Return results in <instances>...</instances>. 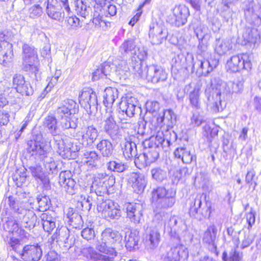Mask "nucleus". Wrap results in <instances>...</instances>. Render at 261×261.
<instances>
[{
  "mask_svg": "<svg viewBox=\"0 0 261 261\" xmlns=\"http://www.w3.org/2000/svg\"><path fill=\"white\" fill-rule=\"evenodd\" d=\"M50 148L46 143L36 140H30L28 143L27 150L32 156L43 162L46 172L48 173H57V164L51 156Z\"/></svg>",
  "mask_w": 261,
  "mask_h": 261,
  "instance_id": "obj_2",
  "label": "nucleus"
},
{
  "mask_svg": "<svg viewBox=\"0 0 261 261\" xmlns=\"http://www.w3.org/2000/svg\"><path fill=\"white\" fill-rule=\"evenodd\" d=\"M118 93L117 89L115 88H107L103 94V104L106 107H110L115 99L118 98Z\"/></svg>",
  "mask_w": 261,
  "mask_h": 261,
  "instance_id": "obj_37",
  "label": "nucleus"
},
{
  "mask_svg": "<svg viewBox=\"0 0 261 261\" xmlns=\"http://www.w3.org/2000/svg\"><path fill=\"white\" fill-rule=\"evenodd\" d=\"M256 178L255 177V172L253 170L248 171L246 175L245 181L250 187L253 184H254L253 189H255L256 184Z\"/></svg>",
  "mask_w": 261,
  "mask_h": 261,
  "instance_id": "obj_62",
  "label": "nucleus"
},
{
  "mask_svg": "<svg viewBox=\"0 0 261 261\" xmlns=\"http://www.w3.org/2000/svg\"><path fill=\"white\" fill-rule=\"evenodd\" d=\"M171 191H174L172 189L166 190L163 187H158L152 192V201L158 203L161 199H163L168 196V193Z\"/></svg>",
  "mask_w": 261,
  "mask_h": 261,
  "instance_id": "obj_45",
  "label": "nucleus"
},
{
  "mask_svg": "<svg viewBox=\"0 0 261 261\" xmlns=\"http://www.w3.org/2000/svg\"><path fill=\"white\" fill-rule=\"evenodd\" d=\"M161 239L160 233L156 228H150L146 232L145 243L148 249L154 250L159 245Z\"/></svg>",
  "mask_w": 261,
  "mask_h": 261,
  "instance_id": "obj_27",
  "label": "nucleus"
},
{
  "mask_svg": "<svg viewBox=\"0 0 261 261\" xmlns=\"http://www.w3.org/2000/svg\"><path fill=\"white\" fill-rule=\"evenodd\" d=\"M58 152L64 159H74L76 156V152L79 150V147L74 144L71 138L63 139L60 136L54 137Z\"/></svg>",
  "mask_w": 261,
  "mask_h": 261,
  "instance_id": "obj_6",
  "label": "nucleus"
},
{
  "mask_svg": "<svg viewBox=\"0 0 261 261\" xmlns=\"http://www.w3.org/2000/svg\"><path fill=\"white\" fill-rule=\"evenodd\" d=\"M135 192L137 193L142 192L146 186L147 180L145 176L140 173H130L128 179Z\"/></svg>",
  "mask_w": 261,
  "mask_h": 261,
  "instance_id": "obj_23",
  "label": "nucleus"
},
{
  "mask_svg": "<svg viewBox=\"0 0 261 261\" xmlns=\"http://www.w3.org/2000/svg\"><path fill=\"white\" fill-rule=\"evenodd\" d=\"M174 154L176 158L180 159L185 164H189L196 159L195 156L192 155L190 151L185 147L177 148L175 150Z\"/></svg>",
  "mask_w": 261,
  "mask_h": 261,
  "instance_id": "obj_36",
  "label": "nucleus"
},
{
  "mask_svg": "<svg viewBox=\"0 0 261 261\" xmlns=\"http://www.w3.org/2000/svg\"><path fill=\"white\" fill-rule=\"evenodd\" d=\"M159 150L156 148H149V150L145 152L147 155L149 163L154 162L159 156Z\"/></svg>",
  "mask_w": 261,
  "mask_h": 261,
  "instance_id": "obj_64",
  "label": "nucleus"
},
{
  "mask_svg": "<svg viewBox=\"0 0 261 261\" xmlns=\"http://www.w3.org/2000/svg\"><path fill=\"white\" fill-rule=\"evenodd\" d=\"M254 237L249 232L245 233L244 238L242 240L241 248L244 249L249 247L253 242Z\"/></svg>",
  "mask_w": 261,
  "mask_h": 261,
  "instance_id": "obj_60",
  "label": "nucleus"
},
{
  "mask_svg": "<svg viewBox=\"0 0 261 261\" xmlns=\"http://www.w3.org/2000/svg\"><path fill=\"white\" fill-rule=\"evenodd\" d=\"M243 88V82L241 80L234 81H229L227 83L226 90L230 93H239L242 92Z\"/></svg>",
  "mask_w": 261,
  "mask_h": 261,
  "instance_id": "obj_47",
  "label": "nucleus"
},
{
  "mask_svg": "<svg viewBox=\"0 0 261 261\" xmlns=\"http://www.w3.org/2000/svg\"><path fill=\"white\" fill-rule=\"evenodd\" d=\"M210 92L212 95L207 96L208 106L210 107L211 111L215 113L222 112L225 107V103L222 102L221 98V92L220 89L217 88H212V91L210 88L205 90L206 94Z\"/></svg>",
  "mask_w": 261,
  "mask_h": 261,
  "instance_id": "obj_14",
  "label": "nucleus"
},
{
  "mask_svg": "<svg viewBox=\"0 0 261 261\" xmlns=\"http://www.w3.org/2000/svg\"><path fill=\"white\" fill-rule=\"evenodd\" d=\"M200 89L198 86L195 87L189 93V100L192 107L199 109L200 108Z\"/></svg>",
  "mask_w": 261,
  "mask_h": 261,
  "instance_id": "obj_46",
  "label": "nucleus"
},
{
  "mask_svg": "<svg viewBox=\"0 0 261 261\" xmlns=\"http://www.w3.org/2000/svg\"><path fill=\"white\" fill-rule=\"evenodd\" d=\"M44 123V126L48 128L49 132L54 136V137L57 136V121L55 117L53 116H48L45 118Z\"/></svg>",
  "mask_w": 261,
  "mask_h": 261,
  "instance_id": "obj_49",
  "label": "nucleus"
},
{
  "mask_svg": "<svg viewBox=\"0 0 261 261\" xmlns=\"http://www.w3.org/2000/svg\"><path fill=\"white\" fill-rule=\"evenodd\" d=\"M243 37L244 42L242 44L246 45L250 43L255 47L256 44H258L260 41V34L256 29H248L243 33Z\"/></svg>",
  "mask_w": 261,
  "mask_h": 261,
  "instance_id": "obj_31",
  "label": "nucleus"
},
{
  "mask_svg": "<svg viewBox=\"0 0 261 261\" xmlns=\"http://www.w3.org/2000/svg\"><path fill=\"white\" fill-rule=\"evenodd\" d=\"M92 188L97 192H105L112 187L115 179L113 176H109L106 173H98L94 175Z\"/></svg>",
  "mask_w": 261,
  "mask_h": 261,
  "instance_id": "obj_12",
  "label": "nucleus"
},
{
  "mask_svg": "<svg viewBox=\"0 0 261 261\" xmlns=\"http://www.w3.org/2000/svg\"><path fill=\"white\" fill-rule=\"evenodd\" d=\"M71 172L69 171H64L60 173L59 182L64 187L65 190L70 195L75 193L77 188L75 181L70 177Z\"/></svg>",
  "mask_w": 261,
  "mask_h": 261,
  "instance_id": "obj_25",
  "label": "nucleus"
},
{
  "mask_svg": "<svg viewBox=\"0 0 261 261\" xmlns=\"http://www.w3.org/2000/svg\"><path fill=\"white\" fill-rule=\"evenodd\" d=\"M204 122L203 117L199 113H193L191 117L189 128L199 126Z\"/></svg>",
  "mask_w": 261,
  "mask_h": 261,
  "instance_id": "obj_56",
  "label": "nucleus"
},
{
  "mask_svg": "<svg viewBox=\"0 0 261 261\" xmlns=\"http://www.w3.org/2000/svg\"><path fill=\"white\" fill-rule=\"evenodd\" d=\"M165 119H167L170 122L168 125L173 124L176 122V115L171 110H165L163 115L160 117L158 118L157 121L158 123H163Z\"/></svg>",
  "mask_w": 261,
  "mask_h": 261,
  "instance_id": "obj_52",
  "label": "nucleus"
},
{
  "mask_svg": "<svg viewBox=\"0 0 261 261\" xmlns=\"http://www.w3.org/2000/svg\"><path fill=\"white\" fill-rule=\"evenodd\" d=\"M231 48L232 46L229 41L216 39L215 51L219 55L222 56L226 54Z\"/></svg>",
  "mask_w": 261,
  "mask_h": 261,
  "instance_id": "obj_39",
  "label": "nucleus"
},
{
  "mask_svg": "<svg viewBox=\"0 0 261 261\" xmlns=\"http://www.w3.org/2000/svg\"><path fill=\"white\" fill-rule=\"evenodd\" d=\"M244 14L246 19L249 23L255 26L261 25V17L256 12L253 3H249L246 5Z\"/></svg>",
  "mask_w": 261,
  "mask_h": 261,
  "instance_id": "obj_30",
  "label": "nucleus"
},
{
  "mask_svg": "<svg viewBox=\"0 0 261 261\" xmlns=\"http://www.w3.org/2000/svg\"><path fill=\"white\" fill-rule=\"evenodd\" d=\"M93 203V199L92 196L81 195V204L83 208L86 210L89 211L91 208Z\"/></svg>",
  "mask_w": 261,
  "mask_h": 261,
  "instance_id": "obj_59",
  "label": "nucleus"
},
{
  "mask_svg": "<svg viewBox=\"0 0 261 261\" xmlns=\"http://www.w3.org/2000/svg\"><path fill=\"white\" fill-rule=\"evenodd\" d=\"M29 168L31 172L32 176L36 180L41 182L45 186L49 184V178L47 177L46 173L43 171L40 165H35L30 166Z\"/></svg>",
  "mask_w": 261,
  "mask_h": 261,
  "instance_id": "obj_32",
  "label": "nucleus"
},
{
  "mask_svg": "<svg viewBox=\"0 0 261 261\" xmlns=\"http://www.w3.org/2000/svg\"><path fill=\"white\" fill-rule=\"evenodd\" d=\"M42 13V9L39 5H35L29 9L30 17L32 18L38 17Z\"/></svg>",
  "mask_w": 261,
  "mask_h": 261,
  "instance_id": "obj_63",
  "label": "nucleus"
},
{
  "mask_svg": "<svg viewBox=\"0 0 261 261\" xmlns=\"http://www.w3.org/2000/svg\"><path fill=\"white\" fill-rule=\"evenodd\" d=\"M137 100L134 97H127L122 99L119 103L118 117L121 121L126 119V117H132L136 111Z\"/></svg>",
  "mask_w": 261,
  "mask_h": 261,
  "instance_id": "obj_10",
  "label": "nucleus"
},
{
  "mask_svg": "<svg viewBox=\"0 0 261 261\" xmlns=\"http://www.w3.org/2000/svg\"><path fill=\"white\" fill-rule=\"evenodd\" d=\"M175 191L169 192L168 196L163 199H161L160 201L156 203L158 207L163 208H168L172 207L175 202Z\"/></svg>",
  "mask_w": 261,
  "mask_h": 261,
  "instance_id": "obj_43",
  "label": "nucleus"
},
{
  "mask_svg": "<svg viewBox=\"0 0 261 261\" xmlns=\"http://www.w3.org/2000/svg\"><path fill=\"white\" fill-rule=\"evenodd\" d=\"M8 203L10 207L13 210L14 212L17 214L22 210L27 204L20 205L15 201V198L13 196H9L8 199Z\"/></svg>",
  "mask_w": 261,
  "mask_h": 261,
  "instance_id": "obj_58",
  "label": "nucleus"
},
{
  "mask_svg": "<svg viewBox=\"0 0 261 261\" xmlns=\"http://www.w3.org/2000/svg\"><path fill=\"white\" fill-rule=\"evenodd\" d=\"M79 106L73 100H65L56 111L57 117L60 120L64 129L73 128L77 126L78 119L74 114L78 111Z\"/></svg>",
  "mask_w": 261,
  "mask_h": 261,
  "instance_id": "obj_4",
  "label": "nucleus"
},
{
  "mask_svg": "<svg viewBox=\"0 0 261 261\" xmlns=\"http://www.w3.org/2000/svg\"><path fill=\"white\" fill-rule=\"evenodd\" d=\"M133 66L134 74L139 77L150 81L153 83L165 81L168 74L160 66L151 65L147 66L142 61H136Z\"/></svg>",
  "mask_w": 261,
  "mask_h": 261,
  "instance_id": "obj_3",
  "label": "nucleus"
},
{
  "mask_svg": "<svg viewBox=\"0 0 261 261\" xmlns=\"http://www.w3.org/2000/svg\"><path fill=\"white\" fill-rule=\"evenodd\" d=\"M12 87L22 95L29 96L33 93V89L30 84L25 81L24 76L21 74L16 73L13 76Z\"/></svg>",
  "mask_w": 261,
  "mask_h": 261,
  "instance_id": "obj_19",
  "label": "nucleus"
},
{
  "mask_svg": "<svg viewBox=\"0 0 261 261\" xmlns=\"http://www.w3.org/2000/svg\"><path fill=\"white\" fill-rule=\"evenodd\" d=\"M188 257V248L182 244L179 243L171 247L162 258L163 261H180L187 259Z\"/></svg>",
  "mask_w": 261,
  "mask_h": 261,
  "instance_id": "obj_13",
  "label": "nucleus"
},
{
  "mask_svg": "<svg viewBox=\"0 0 261 261\" xmlns=\"http://www.w3.org/2000/svg\"><path fill=\"white\" fill-rule=\"evenodd\" d=\"M226 68L230 72H236L243 69H250L251 63L250 61L243 58L242 56H234L227 61Z\"/></svg>",
  "mask_w": 261,
  "mask_h": 261,
  "instance_id": "obj_18",
  "label": "nucleus"
},
{
  "mask_svg": "<svg viewBox=\"0 0 261 261\" xmlns=\"http://www.w3.org/2000/svg\"><path fill=\"white\" fill-rule=\"evenodd\" d=\"M103 130L111 138L115 136L118 132V126L112 112H107L104 116Z\"/></svg>",
  "mask_w": 261,
  "mask_h": 261,
  "instance_id": "obj_29",
  "label": "nucleus"
},
{
  "mask_svg": "<svg viewBox=\"0 0 261 261\" xmlns=\"http://www.w3.org/2000/svg\"><path fill=\"white\" fill-rule=\"evenodd\" d=\"M40 217L44 231L50 233L56 227V218L48 213L42 214Z\"/></svg>",
  "mask_w": 261,
  "mask_h": 261,
  "instance_id": "obj_35",
  "label": "nucleus"
},
{
  "mask_svg": "<svg viewBox=\"0 0 261 261\" xmlns=\"http://www.w3.org/2000/svg\"><path fill=\"white\" fill-rule=\"evenodd\" d=\"M101 241H98L96 249L86 246L82 248V254L89 261H114L117 255L115 249L109 245H113L120 238L119 233L111 228H106L101 234Z\"/></svg>",
  "mask_w": 261,
  "mask_h": 261,
  "instance_id": "obj_1",
  "label": "nucleus"
},
{
  "mask_svg": "<svg viewBox=\"0 0 261 261\" xmlns=\"http://www.w3.org/2000/svg\"><path fill=\"white\" fill-rule=\"evenodd\" d=\"M97 210L98 213L101 214V216L103 217L112 204L113 201L109 199H105L101 196L97 197Z\"/></svg>",
  "mask_w": 261,
  "mask_h": 261,
  "instance_id": "obj_42",
  "label": "nucleus"
},
{
  "mask_svg": "<svg viewBox=\"0 0 261 261\" xmlns=\"http://www.w3.org/2000/svg\"><path fill=\"white\" fill-rule=\"evenodd\" d=\"M99 135V131L93 125L82 127L81 130L76 134L78 140L85 147L92 146Z\"/></svg>",
  "mask_w": 261,
  "mask_h": 261,
  "instance_id": "obj_9",
  "label": "nucleus"
},
{
  "mask_svg": "<svg viewBox=\"0 0 261 261\" xmlns=\"http://www.w3.org/2000/svg\"><path fill=\"white\" fill-rule=\"evenodd\" d=\"M188 13V9L185 6H175L173 10V14L169 18L168 21L172 25L179 27L187 22Z\"/></svg>",
  "mask_w": 261,
  "mask_h": 261,
  "instance_id": "obj_17",
  "label": "nucleus"
},
{
  "mask_svg": "<svg viewBox=\"0 0 261 261\" xmlns=\"http://www.w3.org/2000/svg\"><path fill=\"white\" fill-rule=\"evenodd\" d=\"M168 226L170 228L171 236L176 238L179 241H191L192 240V236L187 230L186 225L176 216L170 218Z\"/></svg>",
  "mask_w": 261,
  "mask_h": 261,
  "instance_id": "obj_7",
  "label": "nucleus"
},
{
  "mask_svg": "<svg viewBox=\"0 0 261 261\" xmlns=\"http://www.w3.org/2000/svg\"><path fill=\"white\" fill-rule=\"evenodd\" d=\"M68 221L71 226L75 228H80L83 224L82 217L78 213L74 214Z\"/></svg>",
  "mask_w": 261,
  "mask_h": 261,
  "instance_id": "obj_57",
  "label": "nucleus"
},
{
  "mask_svg": "<svg viewBox=\"0 0 261 261\" xmlns=\"http://www.w3.org/2000/svg\"><path fill=\"white\" fill-rule=\"evenodd\" d=\"M26 169L24 168H20L16 171L14 175L13 179L15 180L16 184L18 187H20L25 182L27 174L25 172Z\"/></svg>",
  "mask_w": 261,
  "mask_h": 261,
  "instance_id": "obj_54",
  "label": "nucleus"
},
{
  "mask_svg": "<svg viewBox=\"0 0 261 261\" xmlns=\"http://www.w3.org/2000/svg\"><path fill=\"white\" fill-rule=\"evenodd\" d=\"M125 241L126 247L131 250L137 245L138 238L135 233L130 232L128 236L125 237Z\"/></svg>",
  "mask_w": 261,
  "mask_h": 261,
  "instance_id": "obj_55",
  "label": "nucleus"
},
{
  "mask_svg": "<svg viewBox=\"0 0 261 261\" xmlns=\"http://www.w3.org/2000/svg\"><path fill=\"white\" fill-rule=\"evenodd\" d=\"M142 206L139 203H128L126 206L127 217L135 224L140 222L142 216Z\"/></svg>",
  "mask_w": 261,
  "mask_h": 261,
  "instance_id": "obj_28",
  "label": "nucleus"
},
{
  "mask_svg": "<svg viewBox=\"0 0 261 261\" xmlns=\"http://www.w3.org/2000/svg\"><path fill=\"white\" fill-rule=\"evenodd\" d=\"M45 11L48 16L53 20L60 22L64 18V12L58 6L57 0H47Z\"/></svg>",
  "mask_w": 261,
  "mask_h": 261,
  "instance_id": "obj_22",
  "label": "nucleus"
},
{
  "mask_svg": "<svg viewBox=\"0 0 261 261\" xmlns=\"http://www.w3.org/2000/svg\"><path fill=\"white\" fill-rule=\"evenodd\" d=\"M3 229L6 231L15 233L21 239L27 238L29 233L22 229L14 218L12 216L2 219Z\"/></svg>",
  "mask_w": 261,
  "mask_h": 261,
  "instance_id": "obj_20",
  "label": "nucleus"
},
{
  "mask_svg": "<svg viewBox=\"0 0 261 261\" xmlns=\"http://www.w3.org/2000/svg\"><path fill=\"white\" fill-rule=\"evenodd\" d=\"M8 46L0 49V64L7 66L12 61L14 54L12 44H6Z\"/></svg>",
  "mask_w": 261,
  "mask_h": 261,
  "instance_id": "obj_34",
  "label": "nucleus"
},
{
  "mask_svg": "<svg viewBox=\"0 0 261 261\" xmlns=\"http://www.w3.org/2000/svg\"><path fill=\"white\" fill-rule=\"evenodd\" d=\"M150 173L152 178L158 182L161 183L167 179V171L161 167H155L151 169Z\"/></svg>",
  "mask_w": 261,
  "mask_h": 261,
  "instance_id": "obj_41",
  "label": "nucleus"
},
{
  "mask_svg": "<svg viewBox=\"0 0 261 261\" xmlns=\"http://www.w3.org/2000/svg\"><path fill=\"white\" fill-rule=\"evenodd\" d=\"M121 216V210L117 204L112 202L103 217L106 219H118Z\"/></svg>",
  "mask_w": 261,
  "mask_h": 261,
  "instance_id": "obj_48",
  "label": "nucleus"
},
{
  "mask_svg": "<svg viewBox=\"0 0 261 261\" xmlns=\"http://www.w3.org/2000/svg\"><path fill=\"white\" fill-rule=\"evenodd\" d=\"M120 51L123 55L133 56L132 59V67L135 65L136 61H142L146 55L145 51L141 53L140 49L136 46L133 40H127L125 41L120 47Z\"/></svg>",
  "mask_w": 261,
  "mask_h": 261,
  "instance_id": "obj_11",
  "label": "nucleus"
},
{
  "mask_svg": "<svg viewBox=\"0 0 261 261\" xmlns=\"http://www.w3.org/2000/svg\"><path fill=\"white\" fill-rule=\"evenodd\" d=\"M138 134L142 136L149 137L148 141H146L145 145H148V148H156L160 150L161 147H164L166 146H169L172 142L168 139L165 140L164 138V135L162 132L158 131L155 136L154 134L156 133L155 126L152 124H149L147 126V122L144 120L139 122Z\"/></svg>",
  "mask_w": 261,
  "mask_h": 261,
  "instance_id": "obj_5",
  "label": "nucleus"
},
{
  "mask_svg": "<svg viewBox=\"0 0 261 261\" xmlns=\"http://www.w3.org/2000/svg\"><path fill=\"white\" fill-rule=\"evenodd\" d=\"M149 36L153 44H158L166 38L167 32L163 25L153 23L150 26Z\"/></svg>",
  "mask_w": 261,
  "mask_h": 261,
  "instance_id": "obj_24",
  "label": "nucleus"
},
{
  "mask_svg": "<svg viewBox=\"0 0 261 261\" xmlns=\"http://www.w3.org/2000/svg\"><path fill=\"white\" fill-rule=\"evenodd\" d=\"M77 13L83 17H86L88 15L87 6L82 1L77 2L76 6Z\"/></svg>",
  "mask_w": 261,
  "mask_h": 261,
  "instance_id": "obj_61",
  "label": "nucleus"
},
{
  "mask_svg": "<svg viewBox=\"0 0 261 261\" xmlns=\"http://www.w3.org/2000/svg\"><path fill=\"white\" fill-rule=\"evenodd\" d=\"M205 198L206 195L204 193L197 194L195 199L193 205H192L190 208V213L193 215L202 214V212L201 210L202 200H205Z\"/></svg>",
  "mask_w": 261,
  "mask_h": 261,
  "instance_id": "obj_44",
  "label": "nucleus"
},
{
  "mask_svg": "<svg viewBox=\"0 0 261 261\" xmlns=\"http://www.w3.org/2000/svg\"><path fill=\"white\" fill-rule=\"evenodd\" d=\"M19 255L24 261H38L42 255V251L38 244L27 245L19 251Z\"/></svg>",
  "mask_w": 261,
  "mask_h": 261,
  "instance_id": "obj_16",
  "label": "nucleus"
},
{
  "mask_svg": "<svg viewBox=\"0 0 261 261\" xmlns=\"http://www.w3.org/2000/svg\"><path fill=\"white\" fill-rule=\"evenodd\" d=\"M28 205L27 204L22 210H20V211H19L17 214V219L20 220L21 227L31 229L35 225L37 216L33 208H29Z\"/></svg>",
  "mask_w": 261,
  "mask_h": 261,
  "instance_id": "obj_15",
  "label": "nucleus"
},
{
  "mask_svg": "<svg viewBox=\"0 0 261 261\" xmlns=\"http://www.w3.org/2000/svg\"><path fill=\"white\" fill-rule=\"evenodd\" d=\"M123 154L126 160L130 159L137 155V146L135 142L126 141L122 146Z\"/></svg>",
  "mask_w": 261,
  "mask_h": 261,
  "instance_id": "obj_38",
  "label": "nucleus"
},
{
  "mask_svg": "<svg viewBox=\"0 0 261 261\" xmlns=\"http://www.w3.org/2000/svg\"><path fill=\"white\" fill-rule=\"evenodd\" d=\"M127 165L119 161H112L107 164L108 169L113 172H122L127 168Z\"/></svg>",
  "mask_w": 261,
  "mask_h": 261,
  "instance_id": "obj_53",
  "label": "nucleus"
},
{
  "mask_svg": "<svg viewBox=\"0 0 261 261\" xmlns=\"http://www.w3.org/2000/svg\"><path fill=\"white\" fill-rule=\"evenodd\" d=\"M69 230L65 227L57 229L56 232L53 235L52 239L56 240L57 242H63L65 244L68 243Z\"/></svg>",
  "mask_w": 261,
  "mask_h": 261,
  "instance_id": "obj_40",
  "label": "nucleus"
},
{
  "mask_svg": "<svg viewBox=\"0 0 261 261\" xmlns=\"http://www.w3.org/2000/svg\"><path fill=\"white\" fill-rule=\"evenodd\" d=\"M96 148L103 157H110L113 153L114 147L108 139H103L96 145Z\"/></svg>",
  "mask_w": 261,
  "mask_h": 261,
  "instance_id": "obj_33",
  "label": "nucleus"
},
{
  "mask_svg": "<svg viewBox=\"0 0 261 261\" xmlns=\"http://www.w3.org/2000/svg\"><path fill=\"white\" fill-rule=\"evenodd\" d=\"M217 232V228L214 225L208 227L204 233L203 237V242L206 244L212 243L215 242Z\"/></svg>",
  "mask_w": 261,
  "mask_h": 261,
  "instance_id": "obj_50",
  "label": "nucleus"
},
{
  "mask_svg": "<svg viewBox=\"0 0 261 261\" xmlns=\"http://www.w3.org/2000/svg\"><path fill=\"white\" fill-rule=\"evenodd\" d=\"M22 50V69L25 71H30L36 74L38 71L36 50L33 47L26 44L23 45Z\"/></svg>",
  "mask_w": 261,
  "mask_h": 261,
  "instance_id": "obj_8",
  "label": "nucleus"
},
{
  "mask_svg": "<svg viewBox=\"0 0 261 261\" xmlns=\"http://www.w3.org/2000/svg\"><path fill=\"white\" fill-rule=\"evenodd\" d=\"M218 64L219 60L211 58L207 60H198L194 63L193 67H196L198 71L206 76L217 67Z\"/></svg>",
  "mask_w": 261,
  "mask_h": 261,
  "instance_id": "obj_26",
  "label": "nucleus"
},
{
  "mask_svg": "<svg viewBox=\"0 0 261 261\" xmlns=\"http://www.w3.org/2000/svg\"><path fill=\"white\" fill-rule=\"evenodd\" d=\"M37 200L38 204V210L39 211H46L50 207L51 201L48 196L40 195L37 197Z\"/></svg>",
  "mask_w": 261,
  "mask_h": 261,
  "instance_id": "obj_51",
  "label": "nucleus"
},
{
  "mask_svg": "<svg viewBox=\"0 0 261 261\" xmlns=\"http://www.w3.org/2000/svg\"><path fill=\"white\" fill-rule=\"evenodd\" d=\"M79 102L87 110L95 107L97 105L96 93L91 88H84L79 96Z\"/></svg>",
  "mask_w": 261,
  "mask_h": 261,
  "instance_id": "obj_21",
  "label": "nucleus"
}]
</instances>
